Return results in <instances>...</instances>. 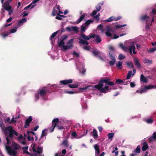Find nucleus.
Masks as SVG:
<instances>
[{"instance_id": "f257e3e1", "label": "nucleus", "mask_w": 156, "mask_h": 156, "mask_svg": "<svg viewBox=\"0 0 156 156\" xmlns=\"http://www.w3.org/2000/svg\"><path fill=\"white\" fill-rule=\"evenodd\" d=\"M4 133L6 137V140L7 144H9L11 143V140L8 137L12 139L13 137V134L16 136L18 135V133L13 129L12 126H9L5 127L4 130Z\"/></svg>"}, {"instance_id": "f03ea898", "label": "nucleus", "mask_w": 156, "mask_h": 156, "mask_svg": "<svg viewBox=\"0 0 156 156\" xmlns=\"http://www.w3.org/2000/svg\"><path fill=\"white\" fill-rule=\"evenodd\" d=\"M152 88H156V85H149L148 86H146L144 88L137 90L136 91V93L142 94L145 92L147 90Z\"/></svg>"}, {"instance_id": "7ed1b4c3", "label": "nucleus", "mask_w": 156, "mask_h": 156, "mask_svg": "<svg viewBox=\"0 0 156 156\" xmlns=\"http://www.w3.org/2000/svg\"><path fill=\"white\" fill-rule=\"evenodd\" d=\"M74 41V40L73 38L70 39L67 42V45L64 44L62 46V49L63 50H66L68 49L72 48L74 46L73 44Z\"/></svg>"}, {"instance_id": "20e7f679", "label": "nucleus", "mask_w": 156, "mask_h": 156, "mask_svg": "<svg viewBox=\"0 0 156 156\" xmlns=\"http://www.w3.org/2000/svg\"><path fill=\"white\" fill-rule=\"evenodd\" d=\"M136 48L135 47L133 44L130 45L129 48L125 46H124L122 49L125 51H127L128 50L129 51V53L130 54H132V50L133 51V53L134 54H136V52L135 51Z\"/></svg>"}, {"instance_id": "39448f33", "label": "nucleus", "mask_w": 156, "mask_h": 156, "mask_svg": "<svg viewBox=\"0 0 156 156\" xmlns=\"http://www.w3.org/2000/svg\"><path fill=\"white\" fill-rule=\"evenodd\" d=\"M59 122V120L58 118H56L54 119L52 121V125L50 128L49 130L51 132H53L55 128L57 126V124Z\"/></svg>"}, {"instance_id": "423d86ee", "label": "nucleus", "mask_w": 156, "mask_h": 156, "mask_svg": "<svg viewBox=\"0 0 156 156\" xmlns=\"http://www.w3.org/2000/svg\"><path fill=\"white\" fill-rule=\"evenodd\" d=\"M106 82H107V81L104 80V79L101 80L97 84L95 85L94 87L98 90H100L103 86V83Z\"/></svg>"}, {"instance_id": "0eeeda50", "label": "nucleus", "mask_w": 156, "mask_h": 156, "mask_svg": "<svg viewBox=\"0 0 156 156\" xmlns=\"http://www.w3.org/2000/svg\"><path fill=\"white\" fill-rule=\"evenodd\" d=\"M48 92V91L47 87H44L42 89L39 90V92L38 93V94L40 95L41 97H44Z\"/></svg>"}, {"instance_id": "6e6552de", "label": "nucleus", "mask_w": 156, "mask_h": 156, "mask_svg": "<svg viewBox=\"0 0 156 156\" xmlns=\"http://www.w3.org/2000/svg\"><path fill=\"white\" fill-rule=\"evenodd\" d=\"M9 154L11 156H16V151L9 146H7L6 148Z\"/></svg>"}, {"instance_id": "1a4fd4ad", "label": "nucleus", "mask_w": 156, "mask_h": 156, "mask_svg": "<svg viewBox=\"0 0 156 156\" xmlns=\"http://www.w3.org/2000/svg\"><path fill=\"white\" fill-rule=\"evenodd\" d=\"M68 37V36L66 35H64L61 37V40L58 44L59 47H62V46L64 44V41L67 39Z\"/></svg>"}, {"instance_id": "9d476101", "label": "nucleus", "mask_w": 156, "mask_h": 156, "mask_svg": "<svg viewBox=\"0 0 156 156\" xmlns=\"http://www.w3.org/2000/svg\"><path fill=\"white\" fill-rule=\"evenodd\" d=\"M3 7L6 10H9L12 9V7L9 5V2L8 1L5 2L2 5Z\"/></svg>"}, {"instance_id": "9b49d317", "label": "nucleus", "mask_w": 156, "mask_h": 156, "mask_svg": "<svg viewBox=\"0 0 156 156\" xmlns=\"http://www.w3.org/2000/svg\"><path fill=\"white\" fill-rule=\"evenodd\" d=\"M33 120L32 116H30L29 118L27 119L25 121V124L24 126L25 128H27L29 126L30 124Z\"/></svg>"}, {"instance_id": "f8f14e48", "label": "nucleus", "mask_w": 156, "mask_h": 156, "mask_svg": "<svg viewBox=\"0 0 156 156\" xmlns=\"http://www.w3.org/2000/svg\"><path fill=\"white\" fill-rule=\"evenodd\" d=\"M73 82L72 80L71 79L69 80H61L60 81V83L63 85H66L72 83Z\"/></svg>"}, {"instance_id": "ddd939ff", "label": "nucleus", "mask_w": 156, "mask_h": 156, "mask_svg": "<svg viewBox=\"0 0 156 156\" xmlns=\"http://www.w3.org/2000/svg\"><path fill=\"white\" fill-rule=\"evenodd\" d=\"M104 80L107 81V82H105V83L106 84H107L108 85L110 86H112L115 84L113 82L110 81V79L109 78L106 77L104 78Z\"/></svg>"}, {"instance_id": "4468645a", "label": "nucleus", "mask_w": 156, "mask_h": 156, "mask_svg": "<svg viewBox=\"0 0 156 156\" xmlns=\"http://www.w3.org/2000/svg\"><path fill=\"white\" fill-rule=\"evenodd\" d=\"M150 18V17L147 15H143L141 16L140 17V20L142 22L146 21L147 20L148 21V20Z\"/></svg>"}, {"instance_id": "2eb2a0df", "label": "nucleus", "mask_w": 156, "mask_h": 156, "mask_svg": "<svg viewBox=\"0 0 156 156\" xmlns=\"http://www.w3.org/2000/svg\"><path fill=\"white\" fill-rule=\"evenodd\" d=\"M80 36L78 38L80 37L81 38V39H82V38H83L84 39L83 40H85V41L88 40H89V36H87L85 34L82 33L80 34Z\"/></svg>"}, {"instance_id": "dca6fc26", "label": "nucleus", "mask_w": 156, "mask_h": 156, "mask_svg": "<svg viewBox=\"0 0 156 156\" xmlns=\"http://www.w3.org/2000/svg\"><path fill=\"white\" fill-rule=\"evenodd\" d=\"M148 148V146L147 143L145 141L143 142L142 147V150L145 151Z\"/></svg>"}, {"instance_id": "f3484780", "label": "nucleus", "mask_w": 156, "mask_h": 156, "mask_svg": "<svg viewBox=\"0 0 156 156\" xmlns=\"http://www.w3.org/2000/svg\"><path fill=\"white\" fill-rule=\"evenodd\" d=\"M78 39L80 41L79 43L82 44L83 45H88L89 44V43L85 40H83V39H81V38L79 37L78 38Z\"/></svg>"}, {"instance_id": "a211bd4d", "label": "nucleus", "mask_w": 156, "mask_h": 156, "mask_svg": "<svg viewBox=\"0 0 156 156\" xmlns=\"http://www.w3.org/2000/svg\"><path fill=\"white\" fill-rule=\"evenodd\" d=\"M135 65L138 68H140L141 67L140 64L139 62L138 59L136 58H134L133 59Z\"/></svg>"}, {"instance_id": "6ab92c4d", "label": "nucleus", "mask_w": 156, "mask_h": 156, "mask_svg": "<svg viewBox=\"0 0 156 156\" xmlns=\"http://www.w3.org/2000/svg\"><path fill=\"white\" fill-rule=\"evenodd\" d=\"M109 89L108 86H106L104 87H102L100 90V91L101 93H106V91H108Z\"/></svg>"}, {"instance_id": "aec40b11", "label": "nucleus", "mask_w": 156, "mask_h": 156, "mask_svg": "<svg viewBox=\"0 0 156 156\" xmlns=\"http://www.w3.org/2000/svg\"><path fill=\"white\" fill-rule=\"evenodd\" d=\"M93 55L95 57H98L101 55V52L98 50H94L92 51Z\"/></svg>"}, {"instance_id": "412c9836", "label": "nucleus", "mask_w": 156, "mask_h": 156, "mask_svg": "<svg viewBox=\"0 0 156 156\" xmlns=\"http://www.w3.org/2000/svg\"><path fill=\"white\" fill-rule=\"evenodd\" d=\"M140 80L144 83H146L147 81V79L144 76L143 74H141L140 77Z\"/></svg>"}, {"instance_id": "4be33fe9", "label": "nucleus", "mask_w": 156, "mask_h": 156, "mask_svg": "<svg viewBox=\"0 0 156 156\" xmlns=\"http://www.w3.org/2000/svg\"><path fill=\"white\" fill-rule=\"evenodd\" d=\"M95 41L97 44L100 43L101 41V38L98 35H96L95 37Z\"/></svg>"}, {"instance_id": "5701e85b", "label": "nucleus", "mask_w": 156, "mask_h": 156, "mask_svg": "<svg viewBox=\"0 0 156 156\" xmlns=\"http://www.w3.org/2000/svg\"><path fill=\"white\" fill-rule=\"evenodd\" d=\"M92 136L94 139L97 138L98 137L97 130L95 129H94L92 132Z\"/></svg>"}, {"instance_id": "b1692460", "label": "nucleus", "mask_w": 156, "mask_h": 156, "mask_svg": "<svg viewBox=\"0 0 156 156\" xmlns=\"http://www.w3.org/2000/svg\"><path fill=\"white\" fill-rule=\"evenodd\" d=\"M152 60H149L147 58H146L144 59L143 62L144 64L147 63L149 65H150L152 64Z\"/></svg>"}, {"instance_id": "393cba45", "label": "nucleus", "mask_w": 156, "mask_h": 156, "mask_svg": "<svg viewBox=\"0 0 156 156\" xmlns=\"http://www.w3.org/2000/svg\"><path fill=\"white\" fill-rule=\"evenodd\" d=\"M57 7V6H56V7H55L53 9V11L52 13V15L53 16H56V14L57 15V13H58L57 12L58 11V10L56 8Z\"/></svg>"}, {"instance_id": "a878e982", "label": "nucleus", "mask_w": 156, "mask_h": 156, "mask_svg": "<svg viewBox=\"0 0 156 156\" xmlns=\"http://www.w3.org/2000/svg\"><path fill=\"white\" fill-rule=\"evenodd\" d=\"M85 16V15L84 14H83L81 16L79 19L76 22V23L77 24H78L80 23L84 18Z\"/></svg>"}, {"instance_id": "bb28decb", "label": "nucleus", "mask_w": 156, "mask_h": 156, "mask_svg": "<svg viewBox=\"0 0 156 156\" xmlns=\"http://www.w3.org/2000/svg\"><path fill=\"white\" fill-rule=\"evenodd\" d=\"M13 146L15 150H17L20 148V147L18 144L15 143H13Z\"/></svg>"}, {"instance_id": "cd10ccee", "label": "nucleus", "mask_w": 156, "mask_h": 156, "mask_svg": "<svg viewBox=\"0 0 156 156\" xmlns=\"http://www.w3.org/2000/svg\"><path fill=\"white\" fill-rule=\"evenodd\" d=\"M122 62L120 61H118L115 64L116 66L118 67L119 69H122V67H121V66L122 65Z\"/></svg>"}, {"instance_id": "c85d7f7f", "label": "nucleus", "mask_w": 156, "mask_h": 156, "mask_svg": "<svg viewBox=\"0 0 156 156\" xmlns=\"http://www.w3.org/2000/svg\"><path fill=\"white\" fill-rule=\"evenodd\" d=\"M111 31V29L110 28H108L107 29V31L105 32L106 35L109 37H111L112 36V34L110 32Z\"/></svg>"}, {"instance_id": "c756f323", "label": "nucleus", "mask_w": 156, "mask_h": 156, "mask_svg": "<svg viewBox=\"0 0 156 156\" xmlns=\"http://www.w3.org/2000/svg\"><path fill=\"white\" fill-rule=\"evenodd\" d=\"M62 144L66 148H67L69 147L68 142L67 140H63L62 142Z\"/></svg>"}, {"instance_id": "7c9ffc66", "label": "nucleus", "mask_w": 156, "mask_h": 156, "mask_svg": "<svg viewBox=\"0 0 156 156\" xmlns=\"http://www.w3.org/2000/svg\"><path fill=\"white\" fill-rule=\"evenodd\" d=\"M57 128L58 130H63L65 129V127L64 126L62 125L58 124Z\"/></svg>"}, {"instance_id": "2f4dec72", "label": "nucleus", "mask_w": 156, "mask_h": 156, "mask_svg": "<svg viewBox=\"0 0 156 156\" xmlns=\"http://www.w3.org/2000/svg\"><path fill=\"white\" fill-rule=\"evenodd\" d=\"M27 21V19L25 18H22L21 20L19 21L18 23V25H20L21 23H25Z\"/></svg>"}, {"instance_id": "473e14b6", "label": "nucleus", "mask_w": 156, "mask_h": 156, "mask_svg": "<svg viewBox=\"0 0 156 156\" xmlns=\"http://www.w3.org/2000/svg\"><path fill=\"white\" fill-rule=\"evenodd\" d=\"M94 22V20H87L85 23L84 24L85 26H87L90 24V23H92Z\"/></svg>"}, {"instance_id": "72a5a7b5", "label": "nucleus", "mask_w": 156, "mask_h": 156, "mask_svg": "<svg viewBox=\"0 0 156 156\" xmlns=\"http://www.w3.org/2000/svg\"><path fill=\"white\" fill-rule=\"evenodd\" d=\"M103 5L102 4L99 3L96 6V10L98 12H99L101 8V6Z\"/></svg>"}, {"instance_id": "f704fd0d", "label": "nucleus", "mask_w": 156, "mask_h": 156, "mask_svg": "<svg viewBox=\"0 0 156 156\" xmlns=\"http://www.w3.org/2000/svg\"><path fill=\"white\" fill-rule=\"evenodd\" d=\"M140 151V147L139 145H138L134 151V152L139 153Z\"/></svg>"}, {"instance_id": "c9c22d12", "label": "nucleus", "mask_w": 156, "mask_h": 156, "mask_svg": "<svg viewBox=\"0 0 156 156\" xmlns=\"http://www.w3.org/2000/svg\"><path fill=\"white\" fill-rule=\"evenodd\" d=\"M68 87L71 88H75L78 87V84H69Z\"/></svg>"}, {"instance_id": "e433bc0d", "label": "nucleus", "mask_w": 156, "mask_h": 156, "mask_svg": "<svg viewBox=\"0 0 156 156\" xmlns=\"http://www.w3.org/2000/svg\"><path fill=\"white\" fill-rule=\"evenodd\" d=\"M94 148L95 150V151L97 154H98L100 153V149L98 145L97 144L95 145Z\"/></svg>"}, {"instance_id": "4c0bfd02", "label": "nucleus", "mask_w": 156, "mask_h": 156, "mask_svg": "<svg viewBox=\"0 0 156 156\" xmlns=\"http://www.w3.org/2000/svg\"><path fill=\"white\" fill-rule=\"evenodd\" d=\"M146 25L145 26V29L147 30H149L150 29L151 25L150 24V23L148 22L147 20H146Z\"/></svg>"}, {"instance_id": "58836bf2", "label": "nucleus", "mask_w": 156, "mask_h": 156, "mask_svg": "<svg viewBox=\"0 0 156 156\" xmlns=\"http://www.w3.org/2000/svg\"><path fill=\"white\" fill-rule=\"evenodd\" d=\"M126 64L127 66L129 67H131L133 68L134 67V66L133 65L132 62H126Z\"/></svg>"}, {"instance_id": "ea45409f", "label": "nucleus", "mask_w": 156, "mask_h": 156, "mask_svg": "<svg viewBox=\"0 0 156 156\" xmlns=\"http://www.w3.org/2000/svg\"><path fill=\"white\" fill-rule=\"evenodd\" d=\"M109 58L112 60H116L115 56L113 55L111 52H109Z\"/></svg>"}, {"instance_id": "a19ab883", "label": "nucleus", "mask_w": 156, "mask_h": 156, "mask_svg": "<svg viewBox=\"0 0 156 156\" xmlns=\"http://www.w3.org/2000/svg\"><path fill=\"white\" fill-rule=\"evenodd\" d=\"M114 135V133H109L108 134V138L110 140H112V138H113Z\"/></svg>"}, {"instance_id": "79ce46f5", "label": "nucleus", "mask_w": 156, "mask_h": 156, "mask_svg": "<svg viewBox=\"0 0 156 156\" xmlns=\"http://www.w3.org/2000/svg\"><path fill=\"white\" fill-rule=\"evenodd\" d=\"M132 73V71L131 70H130V71H129V72L128 73V74L127 75V76L126 77V79L128 80V79H129L130 78L131 76Z\"/></svg>"}, {"instance_id": "37998d69", "label": "nucleus", "mask_w": 156, "mask_h": 156, "mask_svg": "<svg viewBox=\"0 0 156 156\" xmlns=\"http://www.w3.org/2000/svg\"><path fill=\"white\" fill-rule=\"evenodd\" d=\"M72 31L77 32L78 31V27H72Z\"/></svg>"}, {"instance_id": "c03bdc74", "label": "nucleus", "mask_w": 156, "mask_h": 156, "mask_svg": "<svg viewBox=\"0 0 156 156\" xmlns=\"http://www.w3.org/2000/svg\"><path fill=\"white\" fill-rule=\"evenodd\" d=\"M58 31H57L52 34L51 36L50 37V39L51 40L52 38L55 37L58 33Z\"/></svg>"}, {"instance_id": "a18cd8bd", "label": "nucleus", "mask_w": 156, "mask_h": 156, "mask_svg": "<svg viewBox=\"0 0 156 156\" xmlns=\"http://www.w3.org/2000/svg\"><path fill=\"white\" fill-rule=\"evenodd\" d=\"M115 62L116 60H112L109 62L108 63L111 66H112L114 65Z\"/></svg>"}, {"instance_id": "49530a36", "label": "nucleus", "mask_w": 156, "mask_h": 156, "mask_svg": "<svg viewBox=\"0 0 156 156\" xmlns=\"http://www.w3.org/2000/svg\"><path fill=\"white\" fill-rule=\"evenodd\" d=\"M125 58L126 56L122 54H120L118 57L119 59L120 60L124 59Z\"/></svg>"}, {"instance_id": "de8ad7c7", "label": "nucleus", "mask_w": 156, "mask_h": 156, "mask_svg": "<svg viewBox=\"0 0 156 156\" xmlns=\"http://www.w3.org/2000/svg\"><path fill=\"white\" fill-rule=\"evenodd\" d=\"M114 20V18L113 17H110L108 19L105 20V21L107 22H111Z\"/></svg>"}, {"instance_id": "09e8293b", "label": "nucleus", "mask_w": 156, "mask_h": 156, "mask_svg": "<svg viewBox=\"0 0 156 156\" xmlns=\"http://www.w3.org/2000/svg\"><path fill=\"white\" fill-rule=\"evenodd\" d=\"M47 130L46 129H44L42 131V134L41 135V138L43 137L46 135V134L44 133Z\"/></svg>"}, {"instance_id": "8fccbe9b", "label": "nucleus", "mask_w": 156, "mask_h": 156, "mask_svg": "<svg viewBox=\"0 0 156 156\" xmlns=\"http://www.w3.org/2000/svg\"><path fill=\"white\" fill-rule=\"evenodd\" d=\"M42 151V148L41 147H38L37 148V153L38 154H40L41 153Z\"/></svg>"}, {"instance_id": "3c124183", "label": "nucleus", "mask_w": 156, "mask_h": 156, "mask_svg": "<svg viewBox=\"0 0 156 156\" xmlns=\"http://www.w3.org/2000/svg\"><path fill=\"white\" fill-rule=\"evenodd\" d=\"M115 82L118 84H120L121 83H124L122 80L120 79H118L116 80Z\"/></svg>"}, {"instance_id": "603ef678", "label": "nucleus", "mask_w": 156, "mask_h": 156, "mask_svg": "<svg viewBox=\"0 0 156 156\" xmlns=\"http://www.w3.org/2000/svg\"><path fill=\"white\" fill-rule=\"evenodd\" d=\"M156 51V47H154L153 48H150L149 50V52L150 53H152Z\"/></svg>"}, {"instance_id": "864d4df0", "label": "nucleus", "mask_w": 156, "mask_h": 156, "mask_svg": "<svg viewBox=\"0 0 156 156\" xmlns=\"http://www.w3.org/2000/svg\"><path fill=\"white\" fill-rule=\"evenodd\" d=\"M1 34L3 38H5L6 37L9 35L10 34V33L9 32H7L4 34Z\"/></svg>"}, {"instance_id": "5fc2aeb1", "label": "nucleus", "mask_w": 156, "mask_h": 156, "mask_svg": "<svg viewBox=\"0 0 156 156\" xmlns=\"http://www.w3.org/2000/svg\"><path fill=\"white\" fill-rule=\"evenodd\" d=\"M27 138L29 141H33L34 138L33 137H30V135H27Z\"/></svg>"}, {"instance_id": "6e6d98bb", "label": "nucleus", "mask_w": 156, "mask_h": 156, "mask_svg": "<svg viewBox=\"0 0 156 156\" xmlns=\"http://www.w3.org/2000/svg\"><path fill=\"white\" fill-rule=\"evenodd\" d=\"M57 7H56V9H58V11H58V14H62L63 13V12L61 11L60 10V6L59 5H57Z\"/></svg>"}, {"instance_id": "4d7b16f0", "label": "nucleus", "mask_w": 156, "mask_h": 156, "mask_svg": "<svg viewBox=\"0 0 156 156\" xmlns=\"http://www.w3.org/2000/svg\"><path fill=\"white\" fill-rule=\"evenodd\" d=\"M98 28L99 29L101 30L102 32L103 31V26L102 24L99 25L98 26Z\"/></svg>"}, {"instance_id": "13d9d810", "label": "nucleus", "mask_w": 156, "mask_h": 156, "mask_svg": "<svg viewBox=\"0 0 156 156\" xmlns=\"http://www.w3.org/2000/svg\"><path fill=\"white\" fill-rule=\"evenodd\" d=\"M73 55L74 56L76 57L77 58H78L80 56L79 54L77 52L74 51L73 53Z\"/></svg>"}, {"instance_id": "bf43d9fd", "label": "nucleus", "mask_w": 156, "mask_h": 156, "mask_svg": "<svg viewBox=\"0 0 156 156\" xmlns=\"http://www.w3.org/2000/svg\"><path fill=\"white\" fill-rule=\"evenodd\" d=\"M0 127L2 129V130L4 132V130L5 129L4 125L3 123H0Z\"/></svg>"}, {"instance_id": "052dcab7", "label": "nucleus", "mask_w": 156, "mask_h": 156, "mask_svg": "<svg viewBox=\"0 0 156 156\" xmlns=\"http://www.w3.org/2000/svg\"><path fill=\"white\" fill-rule=\"evenodd\" d=\"M153 121L151 119H149L146 120V122L148 123H151L153 122Z\"/></svg>"}, {"instance_id": "680f3d73", "label": "nucleus", "mask_w": 156, "mask_h": 156, "mask_svg": "<svg viewBox=\"0 0 156 156\" xmlns=\"http://www.w3.org/2000/svg\"><path fill=\"white\" fill-rule=\"evenodd\" d=\"M96 36V35L95 34H90V35L89 36V39H90L91 38H94Z\"/></svg>"}, {"instance_id": "e2e57ef3", "label": "nucleus", "mask_w": 156, "mask_h": 156, "mask_svg": "<svg viewBox=\"0 0 156 156\" xmlns=\"http://www.w3.org/2000/svg\"><path fill=\"white\" fill-rule=\"evenodd\" d=\"M17 31V30L15 29H12L10 30V31L9 33L10 34L11 33H13L16 32Z\"/></svg>"}, {"instance_id": "0e129e2a", "label": "nucleus", "mask_w": 156, "mask_h": 156, "mask_svg": "<svg viewBox=\"0 0 156 156\" xmlns=\"http://www.w3.org/2000/svg\"><path fill=\"white\" fill-rule=\"evenodd\" d=\"M65 93H68L69 94H74L75 93L74 91H64Z\"/></svg>"}, {"instance_id": "69168bd1", "label": "nucleus", "mask_w": 156, "mask_h": 156, "mask_svg": "<svg viewBox=\"0 0 156 156\" xmlns=\"http://www.w3.org/2000/svg\"><path fill=\"white\" fill-rule=\"evenodd\" d=\"M28 14V13H26V12H23L22 14V16L23 17H24L27 16Z\"/></svg>"}, {"instance_id": "338daca9", "label": "nucleus", "mask_w": 156, "mask_h": 156, "mask_svg": "<svg viewBox=\"0 0 156 156\" xmlns=\"http://www.w3.org/2000/svg\"><path fill=\"white\" fill-rule=\"evenodd\" d=\"M86 26H81V30L82 32H84L86 30Z\"/></svg>"}, {"instance_id": "774afa93", "label": "nucleus", "mask_w": 156, "mask_h": 156, "mask_svg": "<svg viewBox=\"0 0 156 156\" xmlns=\"http://www.w3.org/2000/svg\"><path fill=\"white\" fill-rule=\"evenodd\" d=\"M98 12L96 10H94L91 13V15L92 16H95L97 13Z\"/></svg>"}]
</instances>
